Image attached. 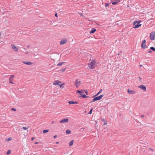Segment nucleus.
I'll return each instance as SVG.
<instances>
[{
  "label": "nucleus",
  "mask_w": 155,
  "mask_h": 155,
  "mask_svg": "<svg viewBox=\"0 0 155 155\" xmlns=\"http://www.w3.org/2000/svg\"><path fill=\"white\" fill-rule=\"evenodd\" d=\"M140 67H142V65H140Z\"/></svg>",
  "instance_id": "49530a36"
},
{
  "label": "nucleus",
  "mask_w": 155,
  "mask_h": 155,
  "mask_svg": "<svg viewBox=\"0 0 155 155\" xmlns=\"http://www.w3.org/2000/svg\"><path fill=\"white\" fill-rule=\"evenodd\" d=\"M92 110H93V109H91L90 111H89V114H91L92 113Z\"/></svg>",
  "instance_id": "cd10ccee"
},
{
  "label": "nucleus",
  "mask_w": 155,
  "mask_h": 155,
  "mask_svg": "<svg viewBox=\"0 0 155 155\" xmlns=\"http://www.w3.org/2000/svg\"><path fill=\"white\" fill-rule=\"evenodd\" d=\"M74 143V140H72L69 143V144L70 146H72L73 145V144Z\"/></svg>",
  "instance_id": "a211bd4d"
},
{
  "label": "nucleus",
  "mask_w": 155,
  "mask_h": 155,
  "mask_svg": "<svg viewBox=\"0 0 155 155\" xmlns=\"http://www.w3.org/2000/svg\"><path fill=\"white\" fill-rule=\"evenodd\" d=\"M22 63L29 65H31L33 64L32 62H30L28 61H23Z\"/></svg>",
  "instance_id": "2eb2a0df"
},
{
  "label": "nucleus",
  "mask_w": 155,
  "mask_h": 155,
  "mask_svg": "<svg viewBox=\"0 0 155 155\" xmlns=\"http://www.w3.org/2000/svg\"><path fill=\"white\" fill-rule=\"evenodd\" d=\"M138 87L143 90L144 91H146V87L143 85H140L138 86Z\"/></svg>",
  "instance_id": "ddd939ff"
},
{
  "label": "nucleus",
  "mask_w": 155,
  "mask_h": 155,
  "mask_svg": "<svg viewBox=\"0 0 155 155\" xmlns=\"http://www.w3.org/2000/svg\"><path fill=\"white\" fill-rule=\"evenodd\" d=\"M69 120L68 118H64L60 121V123H67L68 122Z\"/></svg>",
  "instance_id": "f8f14e48"
},
{
  "label": "nucleus",
  "mask_w": 155,
  "mask_h": 155,
  "mask_svg": "<svg viewBox=\"0 0 155 155\" xmlns=\"http://www.w3.org/2000/svg\"><path fill=\"white\" fill-rule=\"evenodd\" d=\"M65 70H66L65 68H63V69H62L61 70V71L62 72H64L65 71Z\"/></svg>",
  "instance_id": "bb28decb"
},
{
  "label": "nucleus",
  "mask_w": 155,
  "mask_h": 155,
  "mask_svg": "<svg viewBox=\"0 0 155 155\" xmlns=\"http://www.w3.org/2000/svg\"><path fill=\"white\" fill-rule=\"evenodd\" d=\"M55 16L56 17H57V13L55 14Z\"/></svg>",
  "instance_id": "4c0bfd02"
},
{
  "label": "nucleus",
  "mask_w": 155,
  "mask_h": 155,
  "mask_svg": "<svg viewBox=\"0 0 155 155\" xmlns=\"http://www.w3.org/2000/svg\"><path fill=\"white\" fill-rule=\"evenodd\" d=\"M59 143V142H57L56 143V144H58Z\"/></svg>",
  "instance_id": "79ce46f5"
},
{
  "label": "nucleus",
  "mask_w": 155,
  "mask_h": 155,
  "mask_svg": "<svg viewBox=\"0 0 155 155\" xmlns=\"http://www.w3.org/2000/svg\"><path fill=\"white\" fill-rule=\"evenodd\" d=\"M6 154L8 155L10 154V150H9L6 153Z\"/></svg>",
  "instance_id": "c756f323"
},
{
  "label": "nucleus",
  "mask_w": 155,
  "mask_h": 155,
  "mask_svg": "<svg viewBox=\"0 0 155 155\" xmlns=\"http://www.w3.org/2000/svg\"><path fill=\"white\" fill-rule=\"evenodd\" d=\"M107 124V122H105V123H104V125H106Z\"/></svg>",
  "instance_id": "72a5a7b5"
},
{
  "label": "nucleus",
  "mask_w": 155,
  "mask_h": 155,
  "mask_svg": "<svg viewBox=\"0 0 155 155\" xmlns=\"http://www.w3.org/2000/svg\"><path fill=\"white\" fill-rule=\"evenodd\" d=\"M101 120H102V121H104V119H101Z\"/></svg>",
  "instance_id": "58836bf2"
},
{
  "label": "nucleus",
  "mask_w": 155,
  "mask_h": 155,
  "mask_svg": "<svg viewBox=\"0 0 155 155\" xmlns=\"http://www.w3.org/2000/svg\"><path fill=\"white\" fill-rule=\"evenodd\" d=\"M66 133L67 134H70L71 133V131L69 130H67L66 131Z\"/></svg>",
  "instance_id": "6ab92c4d"
},
{
  "label": "nucleus",
  "mask_w": 155,
  "mask_h": 155,
  "mask_svg": "<svg viewBox=\"0 0 155 155\" xmlns=\"http://www.w3.org/2000/svg\"><path fill=\"white\" fill-rule=\"evenodd\" d=\"M10 84H14V83L11 81H10Z\"/></svg>",
  "instance_id": "a19ab883"
},
{
  "label": "nucleus",
  "mask_w": 155,
  "mask_h": 155,
  "mask_svg": "<svg viewBox=\"0 0 155 155\" xmlns=\"http://www.w3.org/2000/svg\"><path fill=\"white\" fill-rule=\"evenodd\" d=\"M10 141V137L8 138L5 140V141L6 142H8Z\"/></svg>",
  "instance_id": "a878e982"
},
{
  "label": "nucleus",
  "mask_w": 155,
  "mask_h": 155,
  "mask_svg": "<svg viewBox=\"0 0 155 155\" xmlns=\"http://www.w3.org/2000/svg\"><path fill=\"white\" fill-rule=\"evenodd\" d=\"M67 42V40L66 38H63L62 39L60 42V44L61 45H64Z\"/></svg>",
  "instance_id": "0eeeda50"
},
{
  "label": "nucleus",
  "mask_w": 155,
  "mask_h": 155,
  "mask_svg": "<svg viewBox=\"0 0 155 155\" xmlns=\"http://www.w3.org/2000/svg\"><path fill=\"white\" fill-rule=\"evenodd\" d=\"M84 92L86 93V94L87 95V90L84 91Z\"/></svg>",
  "instance_id": "473e14b6"
},
{
  "label": "nucleus",
  "mask_w": 155,
  "mask_h": 155,
  "mask_svg": "<svg viewBox=\"0 0 155 155\" xmlns=\"http://www.w3.org/2000/svg\"><path fill=\"white\" fill-rule=\"evenodd\" d=\"M103 96L104 95H101L98 97H94L92 100V101H91V102H93L99 100L101 99L103 97Z\"/></svg>",
  "instance_id": "7ed1b4c3"
},
{
  "label": "nucleus",
  "mask_w": 155,
  "mask_h": 155,
  "mask_svg": "<svg viewBox=\"0 0 155 155\" xmlns=\"http://www.w3.org/2000/svg\"><path fill=\"white\" fill-rule=\"evenodd\" d=\"M57 137V135H55L54 136V138H56V137Z\"/></svg>",
  "instance_id": "f704fd0d"
},
{
  "label": "nucleus",
  "mask_w": 155,
  "mask_h": 155,
  "mask_svg": "<svg viewBox=\"0 0 155 155\" xmlns=\"http://www.w3.org/2000/svg\"><path fill=\"white\" fill-rule=\"evenodd\" d=\"M28 52H27V53H26V54H28Z\"/></svg>",
  "instance_id": "de8ad7c7"
},
{
  "label": "nucleus",
  "mask_w": 155,
  "mask_h": 155,
  "mask_svg": "<svg viewBox=\"0 0 155 155\" xmlns=\"http://www.w3.org/2000/svg\"><path fill=\"white\" fill-rule=\"evenodd\" d=\"M14 75H11L10 76V79L11 78H14Z\"/></svg>",
  "instance_id": "7c9ffc66"
},
{
  "label": "nucleus",
  "mask_w": 155,
  "mask_h": 155,
  "mask_svg": "<svg viewBox=\"0 0 155 155\" xmlns=\"http://www.w3.org/2000/svg\"><path fill=\"white\" fill-rule=\"evenodd\" d=\"M29 47H30V46H29V45H28V46H27V47H28V48H29Z\"/></svg>",
  "instance_id": "a18cd8bd"
},
{
  "label": "nucleus",
  "mask_w": 155,
  "mask_h": 155,
  "mask_svg": "<svg viewBox=\"0 0 155 155\" xmlns=\"http://www.w3.org/2000/svg\"><path fill=\"white\" fill-rule=\"evenodd\" d=\"M11 46L12 49L15 52H17L18 51V48L14 45L13 44L11 45Z\"/></svg>",
  "instance_id": "6e6552de"
},
{
  "label": "nucleus",
  "mask_w": 155,
  "mask_h": 155,
  "mask_svg": "<svg viewBox=\"0 0 155 155\" xmlns=\"http://www.w3.org/2000/svg\"><path fill=\"white\" fill-rule=\"evenodd\" d=\"M127 93L129 94H134L136 93V92L134 90L128 89L127 91Z\"/></svg>",
  "instance_id": "9d476101"
},
{
  "label": "nucleus",
  "mask_w": 155,
  "mask_h": 155,
  "mask_svg": "<svg viewBox=\"0 0 155 155\" xmlns=\"http://www.w3.org/2000/svg\"><path fill=\"white\" fill-rule=\"evenodd\" d=\"M64 63V62H63L62 63H61V62L59 63L58 64L57 66H61L62 64H63Z\"/></svg>",
  "instance_id": "4be33fe9"
},
{
  "label": "nucleus",
  "mask_w": 155,
  "mask_h": 155,
  "mask_svg": "<svg viewBox=\"0 0 155 155\" xmlns=\"http://www.w3.org/2000/svg\"><path fill=\"white\" fill-rule=\"evenodd\" d=\"M68 103L69 104H78V102L77 101L74 102L72 101H69Z\"/></svg>",
  "instance_id": "dca6fc26"
},
{
  "label": "nucleus",
  "mask_w": 155,
  "mask_h": 155,
  "mask_svg": "<svg viewBox=\"0 0 155 155\" xmlns=\"http://www.w3.org/2000/svg\"><path fill=\"white\" fill-rule=\"evenodd\" d=\"M108 5H109V4L106 3L105 4V7H107V6H108Z\"/></svg>",
  "instance_id": "2f4dec72"
},
{
  "label": "nucleus",
  "mask_w": 155,
  "mask_h": 155,
  "mask_svg": "<svg viewBox=\"0 0 155 155\" xmlns=\"http://www.w3.org/2000/svg\"><path fill=\"white\" fill-rule=\"evenodd\" d=\"M11 110L14 111H16V109L15 108H12Z\"/></svg>",
  "instance_id": "c85d7f7f"
},
{
  "label": "nucleus",
  "mask_w": 155,
  "mask_h": 155,
  "mask_svg": "<svg viewBox=\"0 0 155 155\" xmlns=\"http://www.w3.org/2000/svg\"><path fill=\"white\" fill-rule=\"evenodd\" d=\"M61 83L62 82L61 81L57 80L54 81L53 84L54 85H59L60 84H61Z\"/></svg>",
  "instance_id": "1a4fd4ad"
},
{
  "label": "nucleus",
  "mask_w": 155,
  "mask_h": 155,
  "mask_svg": "<svg viewBox=\"0 0 155 155\" xmlns=\"http://www.w3.org/2000/svg\"><path fill=\"white\" fill-rule=\"evenodd\" d=\"M120 0H111L112 4L114 5L117 4L120 2Z\"/></svg>",
  "instance_id": "4468645a"
},
{
  "label": "nucleus",
  "mask_w": 155,
  "mask_h": 155,
  "mask_svg": "<svg viewBox=\"0 0 155 155\" xmlns=\"http://www.w3.org/2000/svg\"><path fill=\"white\" fill-rule=\"evenodd\" d=\"M96 31V29L94 28H93L91 29V31H90L91 33H94Z\"/></svg>",
  "instance_id": "f3484780"
},
{
  "label": "nucleus",
  "mask_w": 155,
  "mask_h": 155,
  "mask_svg": "<svg viewBox=\"0 0 155 155\" xmlns=\"http://www.w3.org/2000/svg\"><path fill=\"white\" fill-rule=\"evenodd\" d=\"M146 42V40H143L142 41L141 46L143 48H147L145 44Z\"/></svg>",
  "instance_id": "9b49d317"
},
{
  "label": "nucleus",
  "mask_w": 155,
  "mask_h": 155,
  "mask_svg": "<svg viewBox=\"0 0 155 155\" xmlns=\"http://www.w3.org/2000/svg\"><path fill=\"white\" fill-rule=\"evenodd\" d=\"M38 142H36L35 143V144H38Z\"/></svg>",
  "instance_id": "c9c22d12"
},
{
  "label": "nucleus",
  "mask_w": 155,
  "mask_h": 155,
  "mask_svg": "<svg viewBox=\"0 0 155 155\" xmlns=\"http://www.w3.org/2000/svg\"><path fill=\"white\" fill-rule=\"evenodd\" d=\"M54 121H53L52 122V124L54 123Z\"/></svg>",
  "instance_id": "c03bdc74"
},
{
  "label": "nucleus",
  "mask_w": 155,
  "mask_h": 155,
  "mask_svg": "<svg viewBox=\"0 0 155 155\" xmlns=\"http://www.w3.org/2000/svg\"><path fill=\"white\" fill-rule=\"evenodd\" d=\"M97 64L96 61L95 60H93L88 63V67L90 69H94L96 67Z\"/></svg>",
  "instance_id": "f257e3e1"
},
{
  "label": "nucleus",
  "mask_w": 155,
  "mask_h": 155,
  "mask_svg": "<svg viewBox=\"0 0 155 155\" xmlns=\"http://www.w3.org/2000/svg\"><path fill=\"white\" fill-rule=\"evenodd\" d=\"M28 128V127H22V128L25 130H27Z\"/></svg>",
  "instance_id": "393cba45"
},
{
  "label": "nucleus",
  "mask_w": 155,
  "mask_h": 155,
  "mask_svg": "<svg viewBox=\"0 0 155 155\" xmlns=\"http://www.w3.org/2000/svg\"><path fill=\"white\" fill-rule=\"evenodd\" d=\"M64 83H63V84H60V85H59V86H60V88H63V87H62V85H64Z\"/></svg>",
  "instance_id": "b1692460"
},
{
  "label": "nucleus",
  "mask_w": 155,
  "mask_h": 155,
  "mask_svg": "<svg viewBox=\"0 0 155 155\" xmlns=\"http://www.w3.org/2000/svg\"><path fill=\"white\" fill-rule=\"evenodd\" d=\"M102 91V89H101L100 90V91L97 94L95 95L94 96H96L97 95H98Z\"/></svg>",
  "instance_id": "412c9836"
},
{
  "label": "nucleus",
  "mask_w": 155,
  "mask_h": 155,
  "mask_svg": "<svg viewBox=\"0 0 155 155\" xmlns=\"http://www.w3.org/2000/svg\"><path fill=\"white\" fill-rule=\"evenodd\" d=\"M150 49L153 51H155V48H154L153 47H151L150 48Z\"/></svg>",
  "instance_id": "5701e85b"
},
{
  "label": "nucleus",
  "mask_w": 155,
  "mask_h": 155,
  "mask_svg": "<svg viewBox=\"0 0 155 155\" xmlns=\"http://www.w3.org/2000/svg\"><path fill=\"white\" fill-rule=\"evenodd\" d=\"M140 23V21H135L134 23V27L133 28H137L140 26L141 25V24H139V25H136V24L137 23H138L139 24Z\"/></svg>",
  "instance_id": "39448f33"
},
{
  "label": "nucleus",
  "mask_w": 155,
  "mask_h": 155,
  "mask_svg": "<svg viewBox=\"0 0 155 155\" xmlns=\"http://www.w3.org/2000/svg\"><path fill=\"white\" fill-rule=\"evenodd\" d=\"M155 36V31L151 32L150 34V38L151 40H153L154 39Z\"/></svg>",
  "instance_id": "423d86ee"
},
{
  "label": "nucleus",
  "mask_w": 155,
  "mask_h": 155,
  "mask_svg": "<svg viewBox=\"0 0 155 155\" xmlns=\"http://www.w3.org/2000/svg\"><path fill=\"white\" fill-rule=\"evenodd\" d=\"M35 139L34 137H32L31 138V140H33Z\"/></svg>",
  "instance_id": "e433bc0d"
},
{
  "label": "nucleus",
  "mask_w": 155,
  "mask_h": 155,
  "mask_svg": "<svg viewBox=\"0 0 155 155\" xmlns=\"http://www.w3.org/2000/svg\"><path fill=\"white\" fill-rule=\"evenodd\" d=\"M141 117L142 118H143L144 117V116L143 115H142Z\"/></svg>",
  "instance_id": "ea45409f"
},
{
  "label": "nucleus",
  "mask_w": 155,
  "mask_h": 155,
  "mask_svg": "<svg viewBox=\"0 0 155 155\" xmlns=\"http://www.w3.org/2000/svg\"><path fill=\"white\" fill-rule=\"evenodd\" d=\"M149 53H151L152 52L151 51H150L149 52Z\"/></svg>",
  "instance_id": "37998d69"
},
{
  "label": "nucleus",
  "mask_w": 155,
  "mask_h": 155,
  "mask_svg": "<svg viewBox=\"0 0 155 155\" xmlns=\"http://www.w3.org/2000/svg\"><path fill=\"white\" fill-rule=\"evenodd\" d=\"M80 94V95L79 96V97H82L83 98H85L87 97L84 94V92L79 90H77L76 91V94Z\"/></svg>",
  "instance_id": "f03ea898"
},
{
  "label": "nucleus",
  "mask_w": 155,
  "mask_h": 155,
  "mask_svg": "<svg viewBox=\"0 0 155 155\" xmlns=\"http://www.w3.org/2000/svg\"><path fill=\"white\" fill-rule=\"evenodd\" d=\"M81 84V81L78 79H76L74 82V85L76 86V87L77 88L78 87L80 86Z\"/></svg>",
  "instance_id": "20e7f679"
},
{
  "label": "nucleus",
  "mask_w": 155,
  "mask_h": 155,
  "mask_svg": "<svg viewBox=\"0 0 155 155\" xmlns=\"http://www.w3.org/2000/svg\"><path fill=\"white\" fill-rule=\"evenodd\" d=\"M49 131V130H44L43 131V134H45V133L48 132Z\"/></svg>",
  "instance_id": "aec40b11"
}]
</instances>
